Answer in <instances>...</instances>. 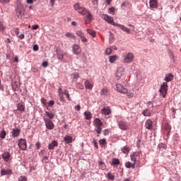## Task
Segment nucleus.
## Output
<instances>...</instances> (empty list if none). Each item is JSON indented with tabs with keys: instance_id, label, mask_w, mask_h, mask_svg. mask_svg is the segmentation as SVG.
I'll use <instances>...</instances> for the list:
<instances>
[{
	"instance_id": "12",
	"label": "nucleus",
	"mask_w": 181,
	"mask_h": 181,
	"mask_svg": "<svg viewBox=\"0 0 181 181\" xmlns=\"http://www.w3.org/2000/svg\"><path fill=\"white\" fill-rule=\"evenodd\" d=\"M111 112L112 111L110 107L106 106L101 109V114H103V115H110Z\"/></svg>"
},
{
	"instance_id": "23",
	"label": "nucleus",
	"mask_w": 181,
	"mask_h": 181,
	"mask_svg": "<svg viewBox=\"0 0 181 181\" xmlns=\"http://www.w3.org/2000/svg\"><path fill=\"white\" fill-rule=\"evenodd\" d=\"M64 36L68 37V39H74V40H76V35H74L73 33L67 32L65 33Z\"/></svg>"
},
{
	"instance_id": "62",
	"label": "nucleus",
	"mask_w": 181,
	"mask_h": 181,
	"mask_svg": "<svg viewBox=\"0 0 181 181\" xmlns=\"http://www.w3.org/2000/svg\"><path fill=\"white\" fill-rule=\"evenodd\" d=\"M76 111H80V110L81 109V106H80V105H78L75 107Z\"/></svg>"
},
{
	"instance_id": "63",
	"label": "nucleus",
	"mask_w": 181,
	"mask_h": 181,
	"mask_svg": "<svg viewBox=\"0 0 181 181\" xmlns=\"http://www.w3.org/2000/svg\"><path fill=\"white\" fill-rule=\"evenodd\" d=\"M14 32H15L16 35H19V28H15Z\"/></svg>"
},
{
	"instance_id": "22",
	"label": "nucleus",
	"mask_w": 181,
	"mask_h": 181,
	"mask_svg": "<svg viewBox=\"0 0 181 181\" xmlns=\"http://www.w3.org/2000/svg\"><path fill=\"white\" fill-rule=\"evenodd\" d=\"M135 160H134V163H131V162H127L125 163V166L126 168H127V169H130V168H132V169H135Z\"/></svg>"
},
{
	"instance_id": "47",
	"label": "nucleus",
	"mask_w": 181,
	"mask_h": 181,
	"mask_svg": "<svg viewBox=\"0 0 181 181\" xmlns=\"http://www.w3.org/2000/svg\"><path fill=\"white\" fill-rule=\"evenodd\" d=\"M109 42H110V43H113V42H114V34L112 33H110Z\"/></svg>"
},
{
	"instance_id": "30",
	"label": "nucleus",
	"mask_w": 181,
	"mask_h": 181,
	"mask_svg": "<svg viewBox=\"0 0 181 181\" xmlns=\"http://www.w3.org/2000/svg\"><path fill=\"white\" fill-rule=\"evenodd\" d=\"M84 115L86 117V119H91L93 117V115H91L90 112H85Z\"/></svg>"
},
{
	"instance_id": "44",
	"label": "nucleus",
	"mask_w": 181,
	"mask_h": 181,
	"mask_svg": "<svg viewBox=\"0 0 181 181\" xmlns=\"http://www.w3.org/2000/svg\"><path fill=\"white\" fill-rule=\"evenodd\" d=\"M99 144L100 145H107V140L105 139H100Z\"/></svg>"
},
{
	"instance_id": "45",
	"label": "nucleus",
	"mask_w": 181,
	"mask_h": 181,
	"mask_svg": "<svg viewBox=\"0 0 181 181\" xmlns=\"http://www.w3.org/2000/svg\"><path fill=\"white\" fill-rule=\"evenodd\" d=\"M105 53L106 54H111V53H112V47H109V48H107L106 50H105Z\"/></svg>"
},
{
	"instance_id": "53",
	"label": "nucleus",
	"mask_w": 181,
	"mask_h": 181,
	"mask_svg": "<svg viewBox=\"0 0 181 181\" xmlns=\"http://www.w3.org/2000/svg\"><path fill=\"white\" fill-rule=\"evenodd\" d=\"M33 50H34V52H37V50H39V45H35L33 47Z\"/></svg>"
},
{
	"instance_id": "29",
	"label": "nucleus",
	"mask_w": 181,
	"mask_h": 181,
	"mask_svg": "<svg viewBox=\"0 0 181 181\" xmlns=\"http://www.w3.org/2000/svg\"><path fill=\"white\" fill-rule=\"evenodd\" d=\"M3 159H9L11 158V153L9 152L6 151L2 154Z\"/></svg>"
},
{
	"instance_id": "2",
	"label": "nucleus",
	"mask_w": 181,
	"mask_h": 181,
	"mask_svg": "<svg viewBox=\"0 0 181 181\" xmlns=\"http://www.w3.org/2000/svg\"><path fill=\"white\" fill-rule=\"evenodd\" d=\"M74 8L75 11H76V12L81 15H86L87 13V9H86L84 6H82L79 3H76L74 6Z\"/></svg>"
},
{
	"instance_id": "40",
	"label": "nucleus",
	"mask_w": 181,
	"mask_h": 181,
	"mask_svg": "<svg viewBox=\"0 0 181 181\" xmlns=\"http://www.w3.org/2000/svg\"><path fill=\"white\" fill-rule=\"evenodd\" d=\"M99 168L102 169L103 170H105V164L103 161H99Z\"/></svg>"
},
{
	"instance_id": "20",
	"label": "nucleus",
	"mask_w": 181,
	"mask_h": 181,
	"mask_svg": "<svg viewBox=\"0 0 181 181\" xmlns=\"http://www.w3.org/2000/svg\"><path fill=\"white\" fill-rule=\"evenodd\" d=\"M131 159H139L141 154L139 152H134L130 155Z\"/></svg>"
},
{
	"instance_id": "3",
	"label": "nucleus",
	"mask_w": 181,
	"mask_h": 181,
	"mask_svg": "<svg viewBox=\"0 0 181 181\" xmlns=\"http://www.w3.org/2000/svg\"><path fill=\"white\" fill-rule=\"evenodd\" d=\"M159 92L160 93V95H162L163 98H166V94H168V83L164 82L160 86Z\"/></svg>"
},
{
	"instance_id": "58",
	"label": "nucleus",
	"mask_w": 181,
	"mask_h": 181,
	"mask_svg": "<svg viewBox=\"0 0 181 181\" xmlns=\"http://www.w3.org/2000/svg\"><path fill=\"white\" fill-rule=\"evenodd\" d=\"M165 129L168 131V132H170V129H171L170 125L166 124L165 125Z\"/></svg>"
},
{
	"instance_id": "9",
	"label": "nucleus",
	"mask_w": 181,
	"mask_h": 181,
	"mask_svg": "<svg viewBox=\"0 0 181 181\" xmlns=\"http://www.w3.org/2000/svg\"><path fill=\"white\" fill-rule=\"evenodd\" d=\"M76 33L77 36L81 37V42H83V43H87L88 40L87 38H86V35H84V33H83V31L78 30H76Z\"/></svg>"
},
{
	"instance_id": "46",
	"label": "nucleus",
	"mask_w": 181,
	"mask_h": 181,
	"mask_svg": "<svg viewBox=\"0 0 181 181\" xmlns=\"http://www.w3.org/2000/svg\"><path fill=\"white\" fill-rule=\"evenodd\" d=\"M128 98H132L134 97V95H135V94H134V93L132 92H128L127 90V93H126Z\"/></svg>"
},
{
	"instance_id": "41",
	"label": "nucleus",
	"mask_w": 181,
	"mask_h": 181,
	"mask_svg": "<svg viewBox=\"0 0 181 181\" xmlns=\"http://www.w3.org/2000/svg\"><path fill=\"white\" fill-rule=\"evenodd\" d=\"M6 136V132L5 130H2L0 134V138H1V139H5Z\"/></svg>"
},
{
	"instance_id": "27",
	"label": "nucleus",
	"mask_w": 181,
	"mask_h": 181,
	"mask_svg": "<svg viewBox=\"0 0 181 181\" xmlns=\"http://www.w3.org/2000/svg\"><path fill=\"white\" fill-rule=\"evenodd\" d=\"M121 151L123 153H125V155H128L131 149L129 148V147L125 146L123 148H122Z\"/></svg>"
},
{
	"instance_id": "19",
	"label": "nucleus",
	"mask_w": 181,
	"mask_h": 181,
	"mask_svg": "<svg viewBox=\"0 0 181 181\" xmlns=\"http://www.w3.org/2000/svg\"><path fill=\"white\" fill-rule=\"evenodd\" d=\"M64 141L66 144H71L73 142V136L66 135L64 137Z\"/></svg>"
},
{
	"instance_id": "59",
	"label": "nucleus",
	"mask_w": 181,
	"mask_h": 181,
	"mask_svg": "<svg viewBox=\"0 0 181 181\" xmlns=\"http://www.w3.org/2000/svg\"><path fill=\"white\" fill-rule=\"evenodd\" d=\"M110 134V132L108 131V129H105L103 131V135H105V136H107V135H108Z\"/></svg>"
},
{
	"instance_id": "26",
	"label": "nucleus",
	"mask_w": 181,
	"mask_h": 181,
	"mask_svg": "<svg viewBox=\"0 0 181 181\" xmlns=\"http://www.w3.org/2000/svg\"><path fill=\"white\" fill-rule=\"evenodd\" d=\"M144 117H151V114H152V110L151 109H146L142 112Z\"/></svg>"
},
{
	"instance_id": "17",
	"label": "nucleus",
	"mask_w": 181,
	"mask_h": 181,
	"mask_svg": "<svg viewBox=\"0 0 181 181\" xmlns=\"http://www.w3.org/2000/svg\"><path fill=\"white\" fill-rule=\"evenodd\" d=\"M25 103H19L17 105V110L21 112H23L25 111Z\"/></svg>"
},
{
	"instance_id": "39",
	"label": "nucleus",
	"mask_w": 181,
	"mask_h": 181,
	"mask_svg": "<svg viewBox=\"0 0 181 181\" xmlns=\"http://www.w3.org/2000/svg\"><path fill=\"white\" fill-rule=\"evenodd\" d=\"M111 165L112 166H115V165L117 166V165H119V160H118V159L112 160Z\"/></svg>"
},
{
	"instance_id": "52",
	"label": "nucleus",
	"mask_w": 181,
	"mask_h": 181,
	"mask_svg": "<svg viewBox=\"0 0 181 181\" xmlns=\"http://www.w3.org/2000/svg\"><path fill=\"white\" fill-rule=\"evenodd\" d=\"M66 52H62V54L59 53L58 56H59V59H63V57H64V56H66Z\"/></svg>"
},
{
	"instance_id": "25",
	"label": "nucleus",
	"mask_w": 181,
	"mask_h": 181,
	"mask_svg": "<svg viewBox=\"0 0 181 181\" xmlns=\"http://www.w3.org/2000/svg\"><path fill=\"white\" fill-rule=\"evenodd\" d=\"M85 15H86V22H91V19H93V15H91V13H89V11L87 10H86V13Z\"/></svg>"
},
{
	"instance_id": "34",
	"label": "nucleus",
	"mask_w": 181,
	"mask_h": 181,
	"mask_svg": "<svg viewBox=\"0 0 181 181\" xmlns=\"http://www.w3.org/2000/svg\"><path fill=\"white\" fill-rule=\"evenodd\" d=\"M25 12L23 10H20L19 8L17 9L16 11V15L18 18H21L23 15H24Z\"/></svg>"
},
{
	"instance_id": "32",
	"label": "nucleus",
	"mask_w": 181,
	"mask_h": 181,
	"mask_svg": "<svg viewBox=\"0 0 181 181\" xmlns=\"http://www.w3.org/2000/svg\"><path fill=\"white\" fill-rule=\"evenodd\" d=\"M6 30V27H5V25H4V23L2 21H0V32L4 33Z\"/></svg>"
},
{
	"instance_id": "54",
	"label": "nucleus",
	"mask_w": 181,
	"mask_h": 181,
	"mask_svg": "<svg viewBox=\"0 0 181 181\" xmlns=\"http://www.w3.org/2000/svg\"><path fill=\"white\" fill-rule=\"evenodd\" d=\"M77 88H79L80 90H83L84 88V86L81 83H78L76 86Z\"/></svg>"
},
{
	"instance_id": "61",
	"label": "nucleus",
	"mask_w": 181,
	"mask_h": 181,
	"mask_svg": "<svg viewBox=\"0 0 181 181\" xmlns=\"http://www.w3.org/2000/svg\"><path fill=\"white\" fill-rule=\"evenodd\" d=\"M49 66V63L47 62H42L43 67H47Z\"/></svg>"
},
{
	"instance_id": "14",
	"label": "nucleus",
	"mask_w": 181,
	"mask_h": 181,
	"mask_svg": "<svg viewBox=\"0 0 181 181\" xmlns=\"http://www.w3.org/2000/svg\"><path fill=\"white\" fill-rule=\"evenodd\" d=\"M21 134V129L16 128L13 129L11 131V135L13 138H18V136Z\"/></svg>"
},
{
	"instance_id": "4",
	"label": "nucleus",
	"mask_w": 181,
	"mask_h": 181,
	"mask_svg": "<svg viewBox=\"0 0 181 181\" xmlns=\"http://www.w3.org/2000/svg\"><path fill=\"white\" fill-rule=\"evenodd\" d=\"M118 127L122 131H127V129H129V127H131V125L129 124V122L126 121L120 120L118 122Z\"/></svg>"
},
{
	"instance_id": "21",
	"label": "nucleus",
	"mask_w": 181,
	"mask_h": 181,
	"mask_svg": "<svg viewBox=\"0 0 181 181\" xmlns=\"http://www.w3.org/2000/svg\"><path fill=\"white\" fill-rule=\"evenodd\" d=\"M93 124L95 127H103V122L99 118L95 119Z\"/></svg>"
},
{
	"instance_id": "37",
	"label": "nucleus",
	"mask_w": 181,
	"mask_h": 181,
	"mask_svg": "<svg viewBox=\"0 0 181 181\" xmlns=\"http://www.w3.org/2000/svg\"><path fill=\"white\" fill-rule=\"evenodd\" d=\"M45 114L47 117L49 118V119H53V118H54V115L53 114V112H45Z\"/></svg>"
},
{
	"instance_id": "15",
	"label": "nucleus",
	"mask_w": 181,
	"mask_h": 181,
	"mask_svg": "<svg viewBox=\"0 0 181 181\" xmlns=\"http://www.w3.org/2000/svg\"><path fill=\"white\" fill-rule=\"evenodd\" d=\"M149 6L151 9H155L158 8V1L157 0H150Z\"/></svg>"
},
{
	"instance_id": "36",
	"label": "nucleus",
	"mask_w": 181,
	"mask_h": 181,
	"mask_svg": "<svg viewBox=\"0 0 181 181\" xmlns=\"http://www.w3.org/2000/svg\"><path fill=\"white\" fill-rule=\"evenodd\" d=\"M158 148L160 151H162V152H163V151H166V144H160L158 145Z\"/></svg>"
},
{
	"instance_id": "56",
	"label": "nucleus",
	"mask_w": 181,
	"mask_h": 181,
	"mask_svg": "<svg viewBox=\"0 0 181 181\" xmlns=\"http://www.w3.org/2000/svg\"><path fill=\"white\" fill-rule=\"evenodd\" d=\"M1 4H9L11 0H0Z\"/></svg>"
},
{
	"instance_id": "28",
	"label": "nucleus",
	"mask_w": 181,
	"mask_h": 181,
	"mask_svg": "<svg viewBox=\"0 0 181 181\" xmlns=\"http://www.w3.org/2000/svg\"><path fill=\"white\" fill-rule=\"evenodd\" d=\"M118 59V57L117 55H112L109 57V62L110 63H114L115 60Z\"/></svg>"
},
{
	"instance_id": "64",
	"label": "nucleus",
	"mask_w": 181,
	"mask_h": 181,
	"mask_svg": "<svg viewBox=\"0 0 181 181\" xmlns=\"http://www.w3.org/2000/svg\"><path fill=\"white\" fill-rule=\"evenodd\" d=\"M74 78H78L79 76L78 74H73Z\"/></svg>"
},
{
	"instance_id": "31",
	"label": "nucleus",
	"mask_w": 181,
	"mask_h": 181,
	"mask_svg": "<svg viewBox=\"0 0 181 181\" xmlns=\"http://www.w3.org/2000/svg\"><path fill=\"white\" fill-rule=\"evenodd\" d=\"M84 84L86 88H88V90H91V88H93V86L91 85V83H90V81H86Z\"/></svg>"
},
{
	"instance_id": "38",
	"label": "nucleus",
	"mask_w": 181,
	"mask_h": 181,
	"mask_svg": "<svg viewBox=\"0 0 181 181\" xmlns=\"http://www.w3.org/2000/svg\"><path fill=\"white\" fill-rule=\"evenodd\" d=\"M64 95H66V97L69 101H71V98H70V93H69V90H65L64 91Z\"/></svg>"
},
{
	"instance_id": "6",
	"label": "nucleus",
	"mask_w": 181,
	"mask_h": 181,
	"mask_svg": "<svg viewBox=\"0 0 181 181\" xmlns=\"http://www.w3.org/2000/svg\"><path fill=\"white\" fill-rule=\"evenodd\" d=\"M44 122L45 124L46 128L47 129H54V123L50 120V119H44Z\"/></svg>"
},
{
	"instance_id": "49",
	"label": "nucleus",
	"mask_w": 181,
	"mask_h": 181,
	"mask_svg": "<svg viewBox=\"0 0 181 181\" xmlns=\"http://www.w3.org/2000/svg\"><path fill=\"white\" fill-rule=\"evenodd\" d=\"M129 1H125V2L122 4L121 8H125L127 6H129Z\"/></svg>"
},
{
	"instance_id": "24",
	"label": "nucleus",
	"mask_w": 181,
	"mask_h": 181,
	"mask_svg": "<svg viewBox=\"0 0 181 181\" xmlns=\"http://www.w3.org/2000/svg\"><path fill=\"white\" fill-rule=\"evenodd\" d=\"M1 176H5V175H12V170H1Z\"/></svg>"
},
{
	"instance_id": "16",
	"label": "nucleus",
	"mask_w": 181,
	"mask_h": 181,
	"mask_svg": "<svg viewBox=\"0 0 181 181\" xmlns=\"http://www.w3.org/2000/svg\"><path fill=\"white\" fill-rule=\"evenodd\" d=\"M59 146V143L56 141H52L48 146V149L53 150L54 148Z\"/></svg>"
},
{
	"instance_id": "13",
	"label": "nucleus",
	"mask_w": 181,
	"mask_h": 181,
	"mask_svg": "<svg viewBox=\"0 0 181 181\" xmlns=\"http://www.w3.org/2000/svg\"><path fill=\"white\" fill-rule=\"evenodd\" d=\"M124 73H125V69L123 67H119L117 69V72L116 74L117 77H119V78H121L124 76Z\"/></svg>"
},
{
	"instance_id": "55",
	"label": "nucleus",
	"mask_w": 181,
	"mask_h": 181,
	"mask_svg": "<svg viewBox=\"0 0 181 181\" xmlns=\"http://www.w3.org/2000/svg\"><path fill=\"white\" fill-rule=\"evenodd\" d=\"M48 105L49 107H53L54 105V100H49Z\"/></svg>"
},
{
	"instance_id": "57",
	"label": "nucleus",
	"mask_w": 181,
	"mask_h": 181,
	"mask_svg": "<svg viewBox=\"0 0 181 181\" xmlns=\"http://www.w3.org/2000/svg\"><path fill=\"white\" fill-rule=\"evenodd\" d=\"M33 30H37L39 29V25H35L32 27Z\"/></svg>"
},
{
	"instance_id": "10",
	"label": "nucleus",
	"mask_w": 181,
	"mask_h": 181,
	"mask_svg": "<svg viewBox=\"0 0 181 181\" xmlns=\"http://www.w3.org/2000/svg\"><path fill=\"white\" fill-rule=\"evenodd\" d=\"M72 50L74 54H80V53H81V47L77 44L73 45Z\"/></svg>"
},
{
	"instance_id": "51",
	"label": "nucleus",
	"mask_w": 181,
	"mask_h": 181,
	"mask_svg": "<svg viewBox=\"0 0 181 181\" xmlns=\"http://www.w3.org/2000/svg\"><path fill=\"white\" fill-rule=\"evenodd\" d=\"M27 180H28V178H26V177L25 176H21L18 178V181H27Z\"/></svg>"
},
{
	"instance_id": "60",
	"label": "nucleus",
	"mask_w": 181,
	"mask_h": 181,
	"mask_svg": "<svg viewBox=\"0 0 181 181\" xmlns=\"http://www.w3.org/2000/svg\"><path fill=\"white\" fill-rule=\"evenodd\" d=\"M35 146L37 149H39L41 146V144H40V141H37L36 144H35Z\"/></svg>"
},
{
	"instance_id": "50",
	"label": "nucleus",
	"mask_w": 181,
	"mask_h": 181,
	"mask_svg": "<svg viewBox=\"0 0 181 181\" xmlns=\"http://www.w3.org/2000/svg\"><path fill=\"white\" fill-rule=\"evenodd\" d=\"M109 12L110 13H112V15H114V13H115V7H111L109 8Z\"/></svg>"
},
{
	"instance_id": "33",
	"label": "nucleus",
	"mask_w": 181,
	"mask_h": 181,
	"mask_svg": "<svg viewBox=\"0 0 181 181\" xmlns=\"http://www.w3.org/2000/svg\"><path fill=\"white\" fill-rule=\"evenodd\" d=\"M86 32L88 33V35H90L92 37H95V31L91 30V29H87Z\"/></svg>"
},
{
	"instance_id": "18",
	"label": "nucleus",
	"mask_w": 181,
	"mask_h": 181,
	"mask_svg": "<svg viewBox=\"0 0 181 181\" xmlns=\"http://www.w3.org/2000/svg\"><path fill=\"white\" fill-rule=\"evenodd\" d=\"M173 77L174 76L172 74H165L164 80L167 83H169V81H172V80H173Z\"/></svg>"
},
{
	"instance_id": "48",
	"label": "nucleus",
	"mask_w": 181,
	"mask_h": 181,
	"mask_svg": "<svg viewBox=\"0 0 181 181\" xmlns=\"http://www.w3.org/2000/svg\"><path fill=\"white\" fill-rule=\"evenodd\" d=\"M107 176L108 179H110V180H114V179H115V176H114V175H112V173H108Z\"/></svg>"
},
{
	"instance_id": "43",
	"label": "nucleus",
	"mask_w": 181,
	"mask_h": 181,
	"mask_svg": "<svg viewBox=\"0 0 181 181\" xmlns=\"http://www.w3.org/2000/svg\"><path fill=\"white\" fill-rule=\"evenodd\" d=\"M101 94L102 95H107L108 94V89L107 88L102 89Z\"/></svg>"
},
{
	"instance_id": "35",
	"label": "nucleus",
	"mask_w": 181,
	"mask_h": 181,
	"mask_svg": "<svg viewBox=\"0 0 181 181\" xmlns=\"http://www.w3.org/2000/svg\"><path fill=\"white\" fill-rule=\"evenodd\" d=\"M58 95L59 97L60 101H62V103H65L66 102V99L64 98V93H58Z\"/></svg>"
},
{
	"instance_id": "42",
	"label": "nucleus",
	"mask_w": 181,
	"mask_h": 181,
	"mask_svg": "<svg viewBox=\"0 0 181 181\" xmlns=\"http://www.w3.org/2000/svg\"><path fill=\"white\" fill-rule=\"evenodd\" d=\"M95 130L96 131L97 134H101V131L103 129H101V126H95Z\"/></svg>"
},
{
	"instance_id": "5",
	"label": "nucleus",
	"mask_w": 181,
	"mask_h": 181,
	"mask_svg": "<svg viewBox=\"0 0 181 181\" xmlns=\"http://www.w3.org/2000/svg\"><path fill=\"white\" fill-rule=\"evenodd\" d=\"M18 145L20 149H22V151H26L28 148L26 139H21L18 142Z\"/></svg>"
},
{
	"instance_id": "1",
	"label": "nucleus",
	"mask_w": 181,
	"mask_h": 181,
	"mask_svg": "<svg viewBox=\"0 0 181 181\" xmlns=\"http://www.w3.org/2000/svg\"><path fill=\"white\" fill-rule=\"evenodd\" d=\"M103 19L107 22V23H110V25H112L113 26H116L117 28H119L121 30H123V32H126V33H131V29L124 27L123 25L118 24L115 22H114V18L112 17L109 16L107 14L103 15Z\"/></svg>"
},
{
	"instance_id": "7",
	"label": "nucleus",
	"mask_w": 181,
	"mask_h": 181,
	"mask_svg": "<svg viewBox=\"0 0 181 181\" xmlns=\"http://www.w3.org/2000/svg\"><path fill=\"white\" fill-rule=\"evenodd\" d=\"M116 90L118 93H121L122 94H127V93H128V89L124 88V86L119 83L116 84Z\"/></svg>"
},
{
	"instance_id": "11",
	"label": "nucleus",
	"mask_w": 181,
	"mask_h": 181,
	"mask_svg": "<svg viewBox=\"0 0 181 181\" xmlns=\"http://www.w3.org/2000/svg\"><path fill=\"white\" fill-rule=\"evenodd\" d=\"M145 127L146 129L152 131V129H153V122L151 119H147L145 124Z\"/></svg>"
},
{
	"instance_id": "8",
	"label": "nucleus",
	"mask_w": 181,
	"mask_h": 181,
	"mask_svg": "<svg viewBox=\"0 0 181 181\" xmlns=\"http://www.w3.org/2000/svg\"><path fill=\"white\" fill-rule=\"evenodd\" d=\"M134 54L132 52L128 53L124 59V63H132L134 62Z\"/></svg>"
}]
</instances>
